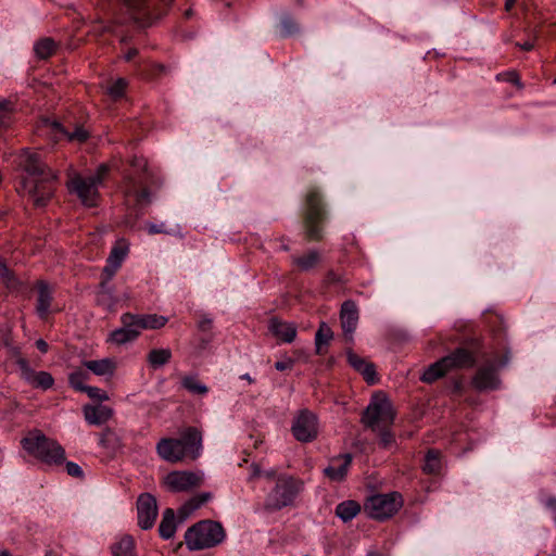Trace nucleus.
<instances>
[{
	"mask_svg": "<svg viewBox=\"0 0 556 556\" xmlns=\"http://www.w3.org/2000/svg\"><path fill=\"white\" fill-rule=\"evenodd\" d=\"M172 358V351L169 349H153L148 354V363L153 368H160L167 364Z\"/></svg>",
	"mask_w": 556,
	"mask_h": 556,
	"instance_id": "obj_37",
	"label": "nucleus"
},
{
	"mask_svg": "<svg viewBox=\"0 0 556 556\" xmlns=\"http://www.w3.org/2000/svg\"><path fill=\"white\" fill-rule=\"evenodd\" d=\"M126 86V80L124 78H118L108 88V93L113 99L122 98L125 92Z\"/></svg>",
	"mask_w": 556,
	"mask_h": 556,
	"instance_id": "obj_47",
	"label": "nucleus"
},
{
	"mask_svg": "<svg viewBox=\"0 0 556 556\" xmlns=\"http://www.w3.org/2000/svg\"><path fill=\"white\" fill-rule=\"evenodd\" d=\"M127 253L126 248L123 247H114L108 257V261L116 264L121 267L123 260L125 258Z\"/></svg>",
	"mask_w": 556,
	"mask_h": 556,
	"instance_id": "obj_50",
	"label": "nucleus"
},
{
	"mask_svg": "<svg viewBox=\"0 0 556 556\" xmlns=\"http://www.w3.org/2000/svg\"><path fill=\"white\" fill-rule=\"evenodd\" d=\"M112 556H137L136 543L131 535L124 534L111 546Z\"/></svg>",
	"mask_w": 556,
	"mask_h": 556,
	"instance_id": "obj_28",
	"label": "nucleus"
},
{
	"mask_svg": "<svg viewBox=\"0 0 556 556\" xmlns=\"http://www.w3.org/2000/svg\"><path fill=\"white\" fill-rule=\"evenodd\" d=\"M515 46L520 48L521 50L531 51L534 48V41L527 40L525 42H516Z\"/></svg>",
	"mask_w": 556,
	"mask_h": 556,
	"instance_id": "obj_56",
	"label": "nucleus"
},
{
	"mask_svg": "<svg viewBox=\"0 0 556 556\" xmlns=\"http://www.w3.org/2000/svg\"><path fill=\"white\" fill-rule=\"evenodd\" d=\"M87 369L92 371L97 376L113 375L115 370V364L110 358H103L99 361H87L84 363Z\"/></svg>",
	"mask_w": 556,
	"mask_h": 556,
	"instance_id": "obj_32",
	"label": "nucleus"
},
{
	"mask_svg": "<svg viewBox=\"0 0 556 556\" xmlns=\"http://www.w3.org/2000/svg\"><path fill=\"white\" fill-rule=\"evenodd\" d=\"M202 476L192 471H172L165 484L172 492H186L202 484Z\"/></svg>",
	"mask_w": 556,
	"mask_h": 556,
	"instance_id": "obj_16",
	"label": "nucleus"
},
{
	"mask_svg": "<svg viewBox=\"0 0 556 556\" xmlns=\"http://www.w3.org/2000/svg\"><path fill=\"white\" fill-rule=\"evenodd\" d=\"M516 0H506L505 2V10L510 11L515 4Z\"/></svg>",
	"mask_w": 556,
	"mask_h": 556,
	"instance_id": "obj_62",
	"label": "nucleus"
},
{
	"mask_svg": "<svg viewBox=\"0 0 556 556\" xmlns=\"http://www.w3.org/2000/svg\"><path fill=\"white\" fill-rule=\"evenodd\" d=\"M327 219L324 197L317 187H309L304 201L303 227L307 241H320L323 225Z\"/></svg>",
	"mask_w": 556,
	"mask_h": 556,
	"instance_id": "obj_4",
	"label": "nucleus"
},
{
	"mask_svg": "<svg viewBox=\"0 0 556 556\" xmlns=\"http://www.w3.org/2000/svg\"><path fill=\"white\" fill-rule=\"evenodd\" d=\"M139 51L136 48H131L127 51V53L124 55V59L129 62L134 60L138 55Z\"/></svg>",
	"mask_w": 556,
	"mask_h": 556,
	"instance_id": "obj_59",
	"label": "nucleus"
},
{
	"mask_svg": "<svg viewBox=\"0 0 556 556\" xmlns=\"http://www.w3.org/2000/svg\"><path fill=\"white\" fill-rule=\"evenodd\" d=\"M497 80H504L517 86L519 89L523 88L519 75L515 71L504 72L496 75Z\"/></svg>",
	"mask_w": 556,
	"mask_h": 556,
	"instance_id": "obj_49",
	"label": "nucleus"
},
{
	"mask_svg": "<svg viewBox=\"0 0 556 556\" xmlns=\"http://www.w3.org/2000/svg\"><path fill=\"white\" fill-rule=\"evenodd\" d=\"M129 165L130 168L125 172L123 178L124 195L136 207L148 205L151 203V192L148 185L152 177L148 168V162L143 157L134 156Z\"/></svg>",
	"mask_w": 556,
	"mask_h": 556,
	"instance_id": "obj_2",
	"label": "nucleus"
},
{
	"mask_svg": "<svg viewBox=\"0 0 556 556\" xmlns=\"http://www.w3.org/2000/svg\"><path fill=\"white\" fill-rule=\"evenodd\" d=\"M402 496L397 492L376 494L367 498L364 510L372 519L384 520L402 507Z\"/></svg>",
	"mask_w": 556,
	"mask_h": 556,
	"instance_id": "obj_9",
	"label": "nucleus"
},
{
	"mask_svg": "<svg viewBox=\"0 0 556 556\" xmlns=\"http://www.w3.org/2000/svg\"><path fill=\"white\" fill-rule=\"evenodd\" d=\"M115 291L110 281L101 280L97 292V303L106 308H112L116 303Z\"/></svg>",
	"mask_w": 556,
	"mask_h": 556,
	"instance_id": "obj_30",
	"label": "nucleus"
},
{
	"mask_svg": "<svg viewBox=\"0 0 556 556\" xmlns=\"http://www.w3.org/2000/svg\"><path fill=\"white\" fill-rule=\"evenodd\" d=\"M292 262L302 271H308L320 262V254L317 251L312 250L305 255L292 257Z\"/></svg>",
	"mask_w": 556,
	"mask_h": 556,
	"instance_id": "obj_36",
	"label": "nucleus"
},
{
	"mask_svg": "<svg viewBox=\"0 0 556 556\" xmlns=\"http://www.w3.org/2000/svg\"><path fill=\"white\" fill-rule=\"evenodd\" d=\"M85 420L91 426H102L109 421L114 412L111 407L101 404H86L83 407Z\"/></svg>",
	"mask_w": 556,
	"mask_h": 556,
	"instance_id": "obj_22",
	"label": "nucleus"
},
{
	"mask_svg": "<svg viewBox=\"0 0 556 556\" xmlns=\"http://www.w3.org/2000/svg\"><path fill=\"white\" fill-rule=\"evenodd\" d=\"M122 327L110 333L109 341L117 345L131 342L140 334L135 323L134 314L125 313L121 316Z\"/></svg>",
	"mask_w": 556,
	"mask_h": 556,
	"instance_id": "obj_17",
	"label": "nucleus"
},
{
	"mask_svg": "<svg viewBox=\"0 0 556 556\" xmlns=\"http://www.w3.org/2000/svg\"><path fill=\"white\" fill-rule=\"evenodd\" d=\"M149 235H156V233H165V235H180V228L179 226H176L175 228H166L164 223L161 224H153L150 223L147 225Z\"/></svg>",
	"mask_w": 556,
	"mask_h": 556,
	"instance_id": "obj_45",
	"label": "nucleus"
},
{
	"mask_svg": "<svg viewBox=\"0 0 556 556\" xmlns=\"http://www.w3.org/2000/svg\"><path fill=\"white\" fill-rule=\"evenodd\" d=\"M226 536L223 526L210 519L191 526L185 533V543L189 551H201L220 544Z\"/></svg>",
	"mask_w": 556,
	"mask_h": 556,
	"instance_id": "obj_5",
	"label": "nucleus"
},
{
	"mask_svg": "<svg viewBox=\"0 0 556 556\" xmlns=\"http://www.w3.org/2000/svg\"><path fill=\"white\" fill-rule=\"evenodd\" d=\"M212 325H213V320L207 315H202L198 321V328L200 331H203V332L211 330Z\"/></svg>",
	"mask_w": 556,
	"mask_h": 556,
	"instance_id": "obj_54",
	"label": "nucleus"
},
{
	"mask_svg": "<svg viewBox=\"0 0 556 556\" xmlns=\"http://www.w3.org/2000/svg\"><path fill=\"white\" fill-rule=\"evenodd\" d=\"M361 511V506L355 501H344L336 507V515L348 522L352 520Z\"/></svg>",
	"mask_w": 556,
	"mask_h": 556,
	"instance_id": "obj_34",
	"label": "nucleus"
},
{
	"mask_svg": "<svg viewBox=\"0 0 556 556\" xmlns=\"http://www.w3.org/2000/svg\"><path fill=\"white\" fill-rule=\"evenodd\" d=\"M35 53L39 59H48L55 50V42L51 38H43L36 42Z\"/></svg>",
	"mask_w": 556,
	"mask_h": 556,
	"instance_id": "obj_41",
	"label": "nucleus"
},
{
	"mask_svg": "<svg viewBox=\"0 0 556 556\" xmlns=\"http://www.w3.org/2000/svg\"><path fill=\"white\" fill-rule=\"evenodd\" d=\"M299 31V26L290 16H285L280 22V36L289 37Z\"/></svg>",
	"mask_w": 556,
	"mask_h": 556,
	"instance_id": "obj_46",
	"label": "nucleus"
},
{
	"mask_svg": "<svg viewBox=\"0 0 556 556\" xmlns=\"http://www.w3.org/2000/svg\"><path fill=\"white\" fill-rule=\"evenodd\" d=\"M65 468H66V472L71 477H74V478H83L84 477V471H83L81 467L74 462H67L65 464Z\"/></svg>",
	"mask_w": 556,
	"mask_h": 556,
	"instance_id": "obj_53",
	"label": "nucleus"
},
{
	"mask_svg": "<svg viewBox=\"0 0 556 556\" xmlns=\"http://www.w3.org/2000/svg\"><path fill=\"white\" fill-rule=\"evenodd\" d=\"M135 323L138 327L139 332L143 329H160L167 323V318L162 315L147 314L136 315L134 314Z\"/></svg>",
	"mask_w": 556,
	"mask_h": 556,
	"instance_id": "obj_27",
	"label": "nucleus"
},
{
	"mask_svg": "<svg viewBox=\"0 0 556 556\" xmlns=\"http://www.w3.org/2000/svg\"><path fill=\"white\" fill-rule=\"evenodd\" d=\"M16 364L21 370L22 378L29 382L33 387L48 390L53 386L54 379L48 371L36 372L30 368L27 359L23 357H20L16 361Z\"/></svg>",
	"mask_w": 556,
	"mask_h": 556,
	"instance_id": "obj_18",
	"label": "nucleus"
},
{
	"mask_svg": "<svg viewBox=\"0 0 556 556\" xmlns=\"http://www.w3.org/2000/svg\"><path fill=\"white\" fill-rule=\"evenodd\" d=\"M545 505L553 511L554 520L556 522V497H548L545 502Z\"/></svg>",
	"mask_w": 556,
	"mask_h": 556,
	"instance_id": "obj_57",
	"label": "nucleus"
},
{
	"mask_svg": "<svg viewBox=\"0 0 556 556\" xmlns=\"http://www.w3.org/2000/svg\"><path fill=\"white\" fill-rule=\"evenodd\" d=\"M174 440L179 442V447L182 450L186 458L189 460L197 459L202 452V433L195 427H187L180 431L178 438Z\"/></svg>",
	"mask_w": 556,
	"mask_h": 556,
	"instance_id": "obj_13",
	"label": "nucleus"
},
{
	"mask_svg": "<svg viewBox=\"0 0 556 556\" xmlns=\"http://www.w3.org/2000/svg\"><path fill=\"white\" fill-rule=\"evenodd\" d=\"M84 392L87 393V395L91 400L97 401L98 404H101L102 402H105L109 400L108 393L97 387L88 386Z\"/></svg>",
	"mask_w": 556,
	"mask_h": 556,
	"instance_id": "obj_48",
	"label": "nucleus"
},
{
	"mask_svg": "<svg viewBox=\"0 0 556 556\" xmlns=\"http://www.w3.org/2000/svg\"><path fill=\"white\" fill-rule=\"evenodd\" d=\"M176 529L175 513L172 508H166L159 526L160 536L164 540H169L174 536Z\"/></svg>",
	"mask_w": 556,
	"mask_h": 556,
	"instance_id": "obj_31",
	"label": "nucleus"
},
{
	"mask_svg": "<svg viewBox=\"0 0 556 556\" xmlns=\"http://www.w3.org/2000/svg\"><path fill=\"white\" fill-rule=\"evenodd\" d=\"M340 321L346 342H353V333L358 324V308L354 301H344L340 311Z\"/></svg>",
	"mask_w": 556,
	"mask_h": 556,
	"instance_id": "obj_19",
	"label": "nucleus"
},
{
	"mask_svg": "<svg viewBox=\"0 0 556 556\" xmlns=\"http://www.w3.org/2000/svg\"><path fill=\"white\" fill-rule=\"evenodd\" d=\"M269 331L285 343H291L296 337V327L292 323L271 318L268 325Z\"/></svg>",
	"mask_w": 556,
	"mask_h": 556,
	"instance_id": "obj_25",
	"label": "nucleus"
},
{
	"mask_svg": "<svg viewBox=\"0 0 556 556\" xmlns=\"http://www.w3.org/2000/svg\"><path fill=\"white\" fill-rule=\"evenodd\" d=\"M303 490V482L291 476H280L273 490L266 495L263 509L273 513L291 506Z\"/></svg>",
	"mask_w": 556,
	"mask_h": 556,
	"instance_id": "obj_8",
	"label": "nucleus"
},
{
	"mask_svg": "<svg viewBox=\"0 0 556 556\" xmlns=\"http://www.w3.org/2000/svg\"><path fill=\"white\" fill-rule=\"evenodd\" d=\"M251 470H252L251 478L260 477L262 475L261 467L257 464H252Z\"/></svg>",
	"mask_w": 556,
	"mask_h": 556,
	"instance_id": "obj_61",
	"label": "nucleus"
},
{
	"mask_svg": "<svg viewBox=\"0 0 556 556\" xmlns=\"http://www.w3.org/2000/svg\"><path fill=\"white\" fill-rule=\"evenodd\" d=\"M22 175L16 191L28 194L34 206L45 207L54 195L58 175L42 160L41 154L24 150L20 156Z\"/></svg>",
	"mask_w": 556,
	"mask_h": 556,
	"instance_id": "obj_1",
	"label": "nucleus"
},
{
	"mask_svg": "<svg viewBox=\"0 0 556 556\" xmlns=\"http://www.w3.org/2000/svg\"><path fill=\"white\" fill-rule=\"evenodd\" d=\"M24 450L47 465H61L65 462V451L55 441L37 432L22 440Z\"/></svg>",
	"mask_w": 556,
	"mask_h": 556,
	"instance_id": "obj_7",
	"label": "nucleus"
},
{
	"mask_svg": "<svg viewBox=\"0 0 556 556\" xmlns=\"http://www.w3.org/2000/svg\"><path fill=\"white\" fill-rule=\"evenodd\" d=\"M333 339V331L329 325L325 321L319 324V327L315 333V352L317 355H325L327 353V346Z\"/></svg>",
	"mask_w": 556,
	"mask_h": 556,
	"instance_id": "obj_26",
	"label": "nucleus"
},
{
	"mask_svg": "<svg viewBox=\"0 0 556 556\" xmlns=\"http://www.w3.org/2000/svg\"><path fill=\"white\" fill-rule=\"evenodd\" d=\"M291 431L293 437L303 443L312 442L318 434L317 416L308 409H302L294 417Z\"/></svg>",
	"mask_w": 556,
	"mask_h": 556,
	"instance_id": "obj_10",
	"label": "nucleus"
},
{
	"mask_svg": "<svg viewBox=\"0 0 556 556\" xmlns=\"http://www.w3.org/2000/svg\"><path fill=\"white\" fill-rule=\"evenodd\" d=\"M89 379V372L83 369H77L68 375V383L70 386L78 391L84 392L88 386L85 384V381Z\"/></svg>",
	"mask_w": 556,
	"mask_h": 556,
	"instance_id": "obj_42",
	"label": "nucleus"
},
{
	"mask_svg": "<svg viewBox=\"0 0 556 556\" xmlns=\"http://www.w3.org/2000/svg\"><path fill=\"white\" fill-rule=\"evenodd\" d=\"M442 468L441 452L439 450H429L425 456L422 469L426 473L438 475Z\"/></svg>",
	"mask_w": 556,
	"mask_h": 556,
	"instance_id": "obj_33",
	"label": "nucleus"
},
{
	"mask_svg": "<svg viewBox=\"0 0 556 556\" xmlns=\"http://www.w3.org/2000/svg\"><path fill=\"white\" fill-rule=\"evenodd\" d=\"M13 103L8 100L0 102V132L12 123Z\"/></svg>",
	"mask_w": 556,
	"mask_h": 556,
	"instance_id": "obj_44",
	"label": "nucleus"
},
{
	"mask_svg": "<svg viewBox=\"0 0 556 556\" xmlns=\"http://www.w3.org/2000/svg\"><path fill=\"white\" fill-rule=\"evenodd\" d=\"M36 348L41 352V353H47L48 350H49V345L48 343L43 340V339H38L36 341Z\"/></svg>",
	"mask_w": 556,
	"mask_h": 556,
	"instance_id": "obj_58",
	"label": "nucleus"
},
{
	"mask_svg": "<svg viewBox=\"0 0 556 556\" xmlns=\"http://www.w3.org/2000/svg\"><path fill=\"white\" fill-rule=\"evenodd\" d=\"M71 193L78 197L86 206H96L99 198V186L89 177L79 174L74 175L67 182Z\"/></svg>",
	"mask_w": 556,
	"mask_h": 556,
	"instance_id": "obj_11",
	"label": "nucleus"
},
{
	"mask_svg": "<svg viewBox=\"0 0 556 556\" xmlns=\"http://www.w3.org/2000/svg\"><path fill=\"white\" fill-rule=\"evenodd\" d=\"M353 456L350 453L340 454L330 459L328 467L324 469V475L331 481L341 482L345 479Z\"/></svg>",
	"mask_w": 556,
	"mask_h": 556,
	"instance_id": "obj_20",
	"label": "nucleus"
},
{
	"mask_svg": "<svg viewBox=\"0 0 556 556\" xmlns=\"http://www.w3.org/2000/svg\"><path fill=\"white\" fill-rule=\"evenodd\" d=\"M212 498V494L208 492L200 493L190 500H188L178 510L181 520L188 518L194 510L200 508L203 504Z\"/></svg>",
	"mask_w": 556,
	"mask_h": 556,
	"instance_id": "obj_29",
	"label": "nucleus"
},
{
	"mask_svg": "<svg viewBox=\"0 0 556 556\" xmlns=\"http://www.w3.org/2000/svg\"><path fill=\"white\" fill-rule=\"evenodd\" d=\"M395 413L392 404L386 397H375L367 406L362 416V422L378 432L379 445L382 448H390L395 443V437L390 431L389 426L393 424Z\"/></svg>",
	"mask_w": 556,
	"mask_h": 556,
	"instance_id": "obj_3",
	"label": "nucleus"
},
{
	"mask_svg": "<svg viewBox=\"0 0 556 556\" xmlns=\"http://www.w3.org/2000/svg\"><path fill=\"white\" fill-rule=\"evenodd\" d=\"M181 386L192 394L203 395L208 392V388L194 376H185L181 379Z\"/></svg>",
	"mask_w": 556,
	"mask_h": 556,
	"instance_id": "obj_40",
	"label": "nucleus"
},
{
	"mask_svg": "<svg viewBox=\"0 0 556 556\" xmlns=\"http://www.w3.org/2000/svg\"><path fill=\"white\" fill-rule=\"evenodd\" d=\"M174 0H123L124 8L130 20L141 28L151 26L164 16Z\"/></svg>",
	"mask_w": 556,
	"mask_h": 556,
	"instance_id": "obj_6",
	"label": "nucleus"
},
{
	"mask_svg": "<svg viewBox=\"0 0 556 556\" xmlns=\"http://www.w3.org/2000/svg\"><path fill=\"white\" fill-rule=\"evenodd\" d=\"M99 444L112 451L119 450L123 446L121 437L112 429L106 428L100 435Z\"/></svg>",
	"mask_w": 556,
	"mask_h": 556,
	"instance_id": "obj_38",
	"label": "nucleus"
},
{
	"mask_svg": "<svg viewBox=\"0 0 556 556\" xmlns=\"http://www.w3.org/2000/svg\"><path fill=\"white\" fill-rule=\"evenodd\" d=\"M327 282L329 283H338L340 282V277L332 270L327 274Z\"/></svg>",
	"mask_w": 556,
	"mask_h": 556,
	"instance_id": "obj_60",
	"label": "nucleus"
},
{
	"mask_svg": "<svg viewBox=\"0 0 556 556\" xmlns=\"http://www.w3.org/2000/svg\"><path fill=\"white\" fill-rule=\"evenodd\" d=\"M346 358L349 364L364 377L368 384L377 382L376 367L372 363L367 362L351 349L346 351Z\"/></svg>",
	"mask_w": 556,
	"mask_h": 556,
	"instance_id": "obj_23",
	"label": "nucleus"
},
{
	"mask_svg": "<svg viewBox=\"0 0 556 556\" xmlns=\"http://www.w3.org/2000/svg\"><path fill=\"white\" fill-rule=\"evenodd\" d=\"M109 172H110L109 165L101 164L98 166L96 173L93 175H90L89 177L100 187L103 184Z\"/></svg>",
	"mask_w": 556,
	"mask_h": 556,
	"instance_id": "obj_51",
	"label": "nucleus"
},
{
	"mask_svg": "<svg viewBox=\"0 0 556 556\" xmlns=\"http://www.w3.org/2000/svg\"><path fill=\"white\" fill-rule=\"evenodd\" d=\"M240 378L247 380L249 383L254 382V379L249 374H244Z\"/></svg>",
	"mask_w": 556,
	"mask_h": 556,
	"instance_id": "obj_64",
	"label": "nucleus"
},
{
	"mask_svg": "<svg viewBox=\"0 0 556 556\" xmlns=\"http://www.w3.org/2000/svg\"><path fill=\"white\" fill-rule=\"evenodd\" d=\"M0 278L9 289H16L20 281L15 274L8 267L5 261L0 260Z\"/></svg>",
	"mask_w": 556,
	"mask_h": 556,
	"instance_id": "obj_43",
	"label": "nucleus"
},
{
	"mask_svg": "<svg viewBox=\"0 0 556 556\" xmlns=\"http://www.w3.org/2000/svg\"><path fill=\"white\" fill-rule=\"evenodd\" d=\"M448 370L444 363H442V359L440 358L435 363L428 366V368L424 371L422 376L420 377V380L426 383H432L437 381L438 379L442 378L447 374Z\"/></svg>",
	"mask_w": 556,
	"mask_h": 556,
	"instance_id": "obj_35",
	"label": "nucleus"
},
{
	"mask_svg": "<svg viewBox=\"0 0 556 556\" xmlns=\"http://www.w3.org/2000/svg\"><path fill=\"white\" fill-rule=\"evenodd\" d=\"M36 289L38 292L36 313L41 319H46L50 313L51 303L53 300V292L45 280H38L36 282Z\"/></svg>",
	"mask_w": 556,
	"mask_h": 556,
	"instance_id": "obj_24",
	"label": "nucleus"
},
{
	"mask_svg": "<svg viewBox=\"0 0 556 556\" xmlns=\"http://www.w3.org/2000/svg\"><path fill=\"white\" fill-rule=\"evenodd\" d=\"M479 357L477 350L459 346L441 359L447 370L451 371L454 369L472 368L477 364Z\"/></svg>",
	"mask_w": 556,
	"mask_h": 556,
	"instance_id": "obj_14",
	"label": "nucleus"
},
{
	"mask_svg": "<svg viewBox=\"0 0 556 556\" xmlns=\"http://www.w3.org/2000/svg\"><path fill=\"white\" fill-rule=\"evenodd\" d=\"M51 125L55 131L65 135L70 141L85 142L89 138V132L81 126H76L74 131L68 132L59 122H53Z\"/></svg>",
	"mask_w": 556,
	"mask_h": 556,
	"instance_id": "obj_39",
	"label": "nucleus"
},
{
	"mask_svg": "<svg viewBox=\"0 0 556 556\" xmlns=\"http://www.w3.org/2000/svg\"><path fill=\"white\" fill-rule=\"evenodd\" d=\"M138 526L142 530L151 529L157 517L156 498L150 493H142L137 500Z\"/></svg>",
	"mask_w": 556,
	"mask_h": 556,
	"instance_id": "obj_15",
	"label": "nucleus"
},
{
	"mask_svg": "<svg viewBox=\"0 0 556 556\" xmlns=\"http://www.w3.org/2000/svg\"><path fill=\"white\" fill-rule=\"evenodd\" d=\"M262 475H264L268 479H274L275 476H276V471L275 470H268V471L262 472Z\"/></svg>",
	"mask_w": 556,
	"mask_h": 556,
	"instance_id": "obj_63",
	"label": "nucleus"
},
{
	"mask_svg": "<svg viewBox=\"0 0 556 556\" xmlns=\"http://www.w3.org/2000/svg\"><path fill=\"white\" fill-rule=\"evenodd\" d=\"M293 359L287 358L285 361H278L275 363V368L279 371H285L291 369L293 366Z\"/></svg>",
	"mask_w": 556,
	"mask_h": 556,
	"instance_id": "obj_55",
	"label": "nucleus"
},
{
	"mask_svg": "<svg viewBox=\"0 0 556 556\" xmlns=\"http://www.w3.org/2000/svg\"><path fill=\"white\" fill-rule=\"evenodd\" d=\"M497 367L494 359H485L471 379L472 387L480 392L498 389L501 380L497 375Z\"/></svg>",
	"mask_w": 556,
	"mask_h": 556,
	"instance_id": "obj_12",
	"label": "nucleus"
},
{
	"mask_svg": "<svg viewBox=\"0 0 556 556\" xmlns=\"http://www.w3.org/2000/svg\"><path fill=\"white\" fill-rule=\"evenodd\" d=\"M157 455L165 462L176 464L186 460L182 450L179 447V442L174 438H163L156 444Z\"/></svg>",
	"mask_w": 556,
	"mask_h": 556,
	"instance_id": "obj_21",
	"label": "nucleus"
},
{
	"mask_svg": "<svg viewBox=\"0 0 556 556\" xmlns=\"http://www.w3.org/2000/svg\"><path fill=\"white\" fill-rule=\"evenodd\" d=\"M118 268H119V266H117L116 264H114L110 261H106V265L104 266L102 274H101V280L110 281L113 278V276L116 274Z\"/></svg>",
	"mask_w": 556,
	"mask_h": 556,
	"instance_id": "obj_52",
	"label": "nucleus"
}]
</instances>
